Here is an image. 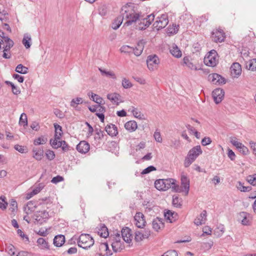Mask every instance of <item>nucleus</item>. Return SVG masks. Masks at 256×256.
Returning <instances> with one entry per match:
<instances>
[{
  "label": "nucleus",
  "mask_w": 256,
  "mask_h": 256,
  "mask_svg": "<svg viewBox=\"0 0 256 256\" xmlns=\"http://www.w3.org/2000/svg\"><path fill=\"white\" fill-rule=\"evenodd\" d=\"M98 70L102 76H106V77H110L113 79L116 78V75L114 72L112 71H106L101 68H98Z\"/></svg>",
  "instance_id": "7c9ffc66"
},
{
  "label": "nucleus",
  "mask_w": 256,
  "mask_h": 256,
  "mask_svg": "<svg viewBox=\"0 0 256 256\" xmlns=\"http://www.w3.org/2000/svg\"><path fill=\"white\" fill-rule=\"evenodd\" d=\"M206 212L203 210L200 216H198L194 220V223L196 226L202 225L204 224L206 219Z\"/></svg>",
  "instance_id": "4be33fe9"
},
{
  "label": "nucleus",
  "mask_w": 256,
  "mask_h": 256,
  "mask_svg": "<svg viewBox=\"0 0 256 256\" xmlns=\"http://www.w3.org/2000/svg\"><path fill=\"white\" fill-rule=\"evenodd\" d=\"M130 230L128 228H122L121 230V234L122 240L127 243H130L132 240V236L130 234Z\"/></svg>",
  "instance_id": "f3484780"
},
{
  "label": "nucleus",
  "mask_w": 256,
  "mask_h": 256,
  "mask_svg": "<svg viewBox=\"0 0 256 256\" xmlns=\"http://www.w3.org/2000/svg\"><path fill=\"white\" fill-rule=\"evenodd\" d=\"M37 243L41 246L42 248H49L48 242L45 240V239L42 238H38L37 240Z\"/></svg>",
  "instance_id": "79ce46f5"
},
{
  "label": "nucleus",
  "mask_w": 256,
  "mask_h": 256,
  "mask_svg": "<svg viewBox=\"0 0 256 256\" xmlns=\"http://www.w3.org/2000/svg\"><path fill=\"white\" fill-rule=\"evenodd\" d=\"M122 86L124 88H129L132 87V84L128 80L124 78L122 81Z\"/></svg>",
  "instance_id": "864d4df0"
},
{
  "label": "nucleus",
  "mask_w": 256,
  "mask_h": 256,
  "mask_svg": "<svg viewBox=\"0 0 256 256\" xmlns=\"http://www.w3.org/2000/svg\"><path fill=\"white\" fill-rule=\"evenodd\" d=\"M55 128L54 137L56 138H60L62 134V128L57 124H54Z\"/></svg>",
  "instance_id": "f704fd0d"
},
{
  "label": "nucleus",
  "mask_w": 256,
  "mask_h": 256,
  "mask_svg": "<svg viewBox=\"0 0 256 256\" xmlns=\"http://www.w3.org/2000/svg\"><path fill=\"white\" fill-rule=\"evenodd\" d=\"M54 113L58 118H62L64 116V114L58 109H54Z\"/></svg>",
  "instance_id": "680f3d73"
},
{
  "label": "nucleus",
  "mask_w": 256,
  "mask_h": 256,
  "mask_svg": "<svg viewBox=\"0 0 256 256\" xmlns=\"http://www.w3.org/2000/svg\"><path fill=\"white\" fill-rule=\"evenodd\" d=\"M246 181L253 186H256V174L246 176Z\"/></svg>",
  "instance_id": "a19ab883"
},
{
  "label": "nucleus",
  "mask_w": 256,
  "mask_h": 256,
  "mask_svg": "<svg viewBox=\"0 0 256 256\" xmlns=\"http://www.w3.org/2000/svg\"><path fill=\"white\" fill-rule=\"evenodd\" d=\"M230 72L234 77H238L242 73L241 66L238 62H234L230 67Z\"/></svg>",
  "instance_id": "a211bd4d"
},
{
  "label": "nucleus",
  "mask_w": 256,
  "mask_h": 256,
  "mask_svg": "<svg viewBox=\"0 0 256 256\" xmlns=\"http://www.w3.org/2000/svg\"><path fill=\"white\" fill-rule=\"evenodd\" d=\"M250 148L252 150L253 154L256 156V142L250 140L249 142Z\"/></svg>",
  "instance_id": "338daca9"
},
{
  "label": "nucleus",
  "mask_w": 256,
  "mask_h": 256,
  "mask_svg": "<svg viewBox=\"0 0 256 256\" xmlns=\"http://www.w3.org/2000/svg\"><path fill=\"white\" fill-rule=\"evenodd\" d=\"M46 155L47 158L50 160L54 159L55 157V154L54 152L50 150H47L46 152Z\"/></svg>",
  "instance_id": "13d9d810"
},
{
  "label": "nucleus",
  "mask_w": 256,
  "mask_h": 256,
  "mask_svg": "<svg viewBox=\"0 0 256 256\" xmlns=\"http://www.w3.org/2000/svg\"><path fill=\"white\" fill-rule=\"evenodd\" d=\"M83 100L81 98H73L70 102V106L73 108H76V106L79 104H82Z\"/></svg>",
  "instance_id": "09e8293b"
},
{
  "label": "nucleus",
  "mask_w": 256,
  "mask_h": 256,
  "mask_svg": "<svg viewBox=\"0 0 256 256\" xmlns=\"http://www.w3.org/2000/svg\"><path fill=\"white\" fill-rule=\"evenodd\" d=\"M182 198H180L178 195H174L172 197V204L176 208H180L182 206Z\"/></svg>",
  "instance_id": "c9c22d12"
},
{
  "label": "nucleus",
  "mask_w": 256,
  "mask_h": 256,
  "mask_svg": "<svg viewBox=\"0 0 256 256\" xmlns=\"http://www.w3.org/2000/svg\"><path fill=\"white\" fill-rule=\"evenodd\" d=\"M164 216L170 222H172L177 218L178 214L176 212L168 210L164 212Z\"/></svg>",
  "instance_id": "b1692460"
},
{
  "label": "nucleus",
  "mask_w": 256,
  "mask_h": 256,
  "mask_svg": "<svg viewBox=\"0 0 256 256\" xmlns=\"http://www.w3.org/2000/svg\"><path fill=\"white\" fill-rule=\"evenodd\" d=\"M107 98L113 104H116V105H118L120 102H122L121 96L118 93L108 94L107 95Z\"/></svg>",
  "instance_id": "6ab92c4d"
},
{
  "label": "nucleus",
  "mask_w": 256,
  "mask_h": 256,
  "mask_svg": "<svg viewBox=\"0 0 256 256\" xmlns=\"http://www.w3.org/2000/svg\"><path fill=\"white\" fill-rule=\"evenodd\" d=\"M176 180L173 178L159 179L154 182L155 188L159 190L166 191L172 188L174 192H180L178 185L176 184Z\"/></svg>",
  "instance_id": "f03ea898"
},
{
  "label": "nucleus",
  "mask_w": 256,
  "mask_h": 256,
  "mask_svg": "<svg viewBox=\"0 0 256 256\" xmlns=\"http://www.w3.org/2000/svg\"><path fill=\"white\" fill-rule=\"evenodd\" d=\"M10 210L12 212H14L17 210L18 204L16 200L14 199H12L10 202Z\"/></svg>",
  "instance_id": "5fc2aeb1"
},
{
  "label": "nucleus",
  "mask_w": 256,
  "mask_h": 256,
  "mask_svg": "<svg viewBox=\"0 0 256 256\" xmlns=\"http://www.w3.org/2000/svg\"><path fill=\"white\" fill-rule=\"evenodd\" d=\"M225 231L224 226L223 224H219L214 230V234L220 237L222 236Z\"/></svg>",
  "instance_id": "2f4dec72"
},
{
  "label": "nucleus",
  "mask_w": 256,
  "mask_h": 256,
  "mask_svg": "<svg viewBox=\"0 0 256 256\" xmlns=\"http://www.w3.org/2000/svg\"><path fill=\"white\" fill-rule=\"evenodd\" d=\"M48 140L44 136H40L34 140V145L43 144L46 142Z\"/></svg>",
  "instance_id": "3c124183"
},
{
  "label": "nucleus",
  "mask_w": 256,
  "mask_h": 256,
  "mask_svg": "<svg viewBox=\"0 0 256 256\" xmlns=\"http://www.w3.org/2000/svg\"><path fill=\"white\" fill-rule=\"evenodd\" d=\"M154 138L155 140L157 142H162V138L161 136L160 132H158L157 130H156L154 132Z\"/></svg>",
  "instance_id": "bf43d9fd"
},
{
  "label": "nucleus",
  "mask_w": 256,
  "mask_h": 256,
  "mask_svg": "<svg viewBox=\"0 0 256 256\" xmlns=\"http://www.w3.org/2000/svg\"><path fill=\"white\" fill-rule=\"evenodd\" d=\"M212 142L211 139L209 137H204L202 140V144L204 146L208 145Z\"/></svg>",
  "instance_id": "69168bd1"
},
{
  "label": "nucleus",
  "mask_w": 256,
  "mask_h": 256,
  "mask_svg": "<svg viewBox=\"0 0 256 256\" xmlns=\"http://www.w3.org/2000/svg\"><path fill=\"white\" fill-rule=\"evenodd\" d=\"M124 20V16L120 14V15L116 18L112 22V28L114 30H117L119 28Z\"/></svg>",
  "instance_id": "bb28decb"
},
{
  "label": "nucleus",
  "mask_w": 256,
  "mask_h": 256,
  "mask_svg": "<svg viewBox=\"0 0 256 256\" xmlns=\"http://www.w3.org/2000/svg\"><path fill=\"white\" fill-rule=\"evenodd\" d=\"M105 130L108 134L112 136H116L118 134L117 127L113 124L107 125Z\"/></svg>",
  "instance_id": "5701e85b"
},
{
  "label": "nucleus",
  "mask_w": 256,
  "mask_h": 256,
  "mask_svg": "<svg viewBox=\"0 0 256 256\" xmlns=\"http://www.w3.org/2000/svg\"><path fill=\"white\" fill-rule=\"evenodd\" d=\"M160 63L158 56L156 55H150L148 56L146 64L148 68L150 70H154Z\"/></svg>",
  "instance_id": "1a4fd4ad"
},
{
  "label": "nucleus",
  "mask_w": 256,
  "mask_h": 256,
  "mask_svg": "<svg viewBox=\"0 0 256 256\" xmlns=\"http://www.w3.org/2000/svg\"><path fill=\"white\" fill-rule=\"evenodd\" d=\"M124 127L129 132H133L136 130L138 125L136 121L130 120L125 124Z\"/></svg>",
  "instance_id": "393cba45"
},
{
  "label": "nucleus",
  "mask_w": 256,
  "mask_h": 256,
  "mask_svg": "<svg viewBox=\"0 0 256 256\" xmlns=\"http://www.w3.org/2000/svg\"><path fill=\"white\" fill-rule=\"evenodd\" d=\"M6 82L12 87V92L14 94L17 95L20 93V90L12 82L9 81H6Z\"/></svg>",
  "instance_id": "603ef678"
},
{
  "label": "nucleus",
  "mask_w": 256,
  "mask_h": 256,
  "mask_svg": "<svg viewBox=\"0 0 256 256\" xmlns=\"http://www.w3.org/2000/svg\"><path fill=\"white\" fill-rule=\"evenodd\" d=\"M34 218L37 222L42 224L48 218L49 214L46 210L40 211L34 215Z\"/></svg>",
  "instance_id": "4468645a"
},
{
  "label": "nucleus",
  "mask_w": 256,
  "mask_h": 256,
  "mask_svg": "<svg viewBox=\"0 0 256 256\" xmlns=\"http://www.w3.org/2000/svg\"><path fill=\"white\" fill-rule=\"evenodd\" d=\"M65 242V237L64 235L56 236L54 239V244L57 247L61 246Z\"/></svg>",
  "instance_id": "a878e982"
},
{
  "label": "nucleus",
  "mask_w": 256,
  "mask_h": 256,
  "mask_svg": "<svg viewBox=\"0 0 256 256\" xmlns=\"http://www.w3.org/2000/svg\"><path fill=\"white\" fill-rule=\"evenodd\" d=\"M31 40V37L30 34H24L22 42L26 48H28L30 47Z\"/></svg>",
  "instance_id": "c85d7f7f"
},
{
  "label": "nucleus",
  "mask_w": 256,
  "mask_h": 256,
  "mask_svg": "<svg viewBox=\"0 0 256 256\" xmlns=\"http://www.w3.org/2000/svg\"><path fill=\"white\" fill-rule=\"evenodd\" d=\"M240 152H241L243 155H247L249 153V150L248 148L244 146L243 144L240 146V148L238 149Z\"/></svg>",
  "instance_id": "4d7b16f0"
},
{
  "label": "nucleus",
  "mask_w": 256,
  "mask_h": 256,
  "mask_svg": "<svg viewBox=\"0 0 256 256\" xmlns=\"http://www.w3.org/2000/svg\"><path fill=\"white\" fill-rule=\"evenodd\" d=\"M230 142L232 145L235 146L238 149L240 148L242 145V144L238 142L236 139H232Z\"/></svg>",
  "instance_id": "0e129e2a"
},
{
  "label": "nucleus",
  "mask_w": 256,
  "mask_h": 256,
  "mask_svg": "<svg viewBox=\"0 0 256 256\" xmlns=\"http://www.w3.org/2000/svg\"><path fill=\"white\" fill-rule=\"evenodd\" d=\"M72 239L77 240L78 246L84 249L90 248L94 242V240L90 235L86 234H82L78 237L75 236Z\"/></svg>",
  "instance_id": "7ed1b4c3"
},
{
  "label": "nucleus",
  "mask_w": 256,
  "mask_h": 256,
  "mask_svg": "<svg viewBox=\"0 0 256 256\" xmlns=\"http://www.w3.org/2000/svg\"><path fill=\"white\" fill-rule=\"evenodd\" d=\"M90 148L89 144L84 140L81 141L76 146L77 150L82 154H86L88 152Z\"/></svg>",
  "instance_id": "dca6fc26"
},
{
  "label": "nucleus",
  "mask_w": 256,
  "mask_h": 256,
  "mask_svg": "<svg viewBox=\"0 0 256 256\" xmlns=\"http://www.w3.org/2000/svg\"><path fill=\"white\" fill-rule=\"evenodd\" d=\"M156 170V168L154 166H148L146 168L144 169L141 172V174H148V173H150V172H151L152 171Z\"/></svg>",
  "instance_id": "6e6d98bb"
},
{
  "label": "nucleus",
  "mask_w": 256,
  "mask_h": 256,
  "mask_svg": "<svg viewBox=\"0 0 256 256\" xmlns=\"http://www.w3.org/2000/svg\"><path fill=\"white\" fill-rule=\"evenodd\" d=\"M154 14H150L146 16V18H143L142 16V18L138 20V24L136 26V28L139 30H145L154 21Z\"/></svg>",
  "instance_id": "0eeeda50"
},
{
  "label": "nucleus",
  "mask_w": 256,
  "mask_h": 256,
  "mask_svg": "<svg viewBox=\"0 0 256 256\" xmlns=\"http://www.w3.org/2000/svg\"><path fill=\"white\" fill-rule=\"evenodd\" d=\"M26 207L28 210L26 208L25 210H26V213L28 214L29 212H31L34 210L36 208V202L33 201H30L27 203Z\"/></svg>",
  "instance_id": "e433bc0d"
},
{
  "label": "nucleus",
  "mask_w": 256,
  "mask_h": 256,
  "mask_svg": "<svg viewBox=\"0 0 256 256\" xmlns=\"http://www.w3.org/2000/svg\"><path fill=\"white\" fill-rule=\"evenodd\" d=\"M183 62L184 64H185L188 68H190L191 70H198L200 68H198L194 64L189 60V58L188 57H184L183 58Z\"/></svg>",
  "instance_id": "72a5a7b5"
},
{
  "label": "nucleus",
  "mask_w": 256,
  "mask_h": 256,
  "mask_svg": "<svg viewBox=\"0 0 256 256\" xmlns=\"http://www.w3.org/2000/svg\"><path fill=\"white\" fill-rule=\"evenodd\" d=\"M202 153V150L200 146H197L190 150L184 160V166L188 167Z\"/></svg>",
  "instance_id": "20e7f679"
},
{
  "label": "nucleus",
  "mask_w": 256,
  "mask_h": 256,
  "mask_svg": "<svg viewBox=\"0 0 256 256\" xmlns=\"http://www.w3.org/2000/svg\"><path fill=\"white\" fill-rule=\"evenodd\" d=\"M162 256H178V252L175 250H170L164 252Z\"/></svg>",
  "instance_id": "052dcab7"
},
{
  "label": "nucleus",
  "mask_w": 256,
  "mask_h": 256,
  "mask_svg": "<svg viewBox=\"0 0 256 256\" xmlns=\"http://www.w3.org/2000/svg\"><path fill=\"white\" fill-rule=\"evenodd\" d=\"M132 113L134 117L139 119L142 118L141 112L137 108H134L132 110Z\"/></svg>",
  "instance_id": "774afa93"
},
{
  "label": "nucleus",
  "mask_w": 256,
  "mask_h": 256,
  "mask_svg": "<svg viewBox=\"0 0 256 256\" xmlns=\"http://www.w3.org/2000/svg\"><path fill=\"white\" fill-rule=\"evenodd\" d=\"M168 23V16L166 14H162L160 17L156 18V21L153 26L154 28L158 30L165 28Z\"/></svg>",
  "instance_id": "6e6552de"
},
{
  "label": "nucleus",
  "mask_w": 256,
  "mask_h": 256,
  "mask_svg": "<svg viewBox=\"0 0 256 256\" xmlns=\"http://www.w3.org/2000/svg\"><path fill=\"white\" fill-rule=\"evenodd\" d=\"M100 249L101 250H104L106 252V254L107 256H110L112 254L110 250L108 248V242H104L100 244Z\"/></svg>",
  "instance_id": "37998d69"
},
{
  "label": "nucleus",
  "mask_w": 256,
  "mask_h": 256,
  "mask_svg": "<svg viewBox=\"0 0 256 256\" xmlns=\"http://www.w3.org/2000/svg\"><path fill=\"white\" fill-rule=\"evenodd\" d=\"M34 152V158L38 160H40L42 159V156L44 154V151L41 149H36L33 150Z\"/></svg>",
  "instance_id": "58836bf2"
},
{
  "label": "nucleus",
  "mask_w": 256,
  "mask_h": 256,
  "mask_svg": "<svg viewBox=\"0 0 256 256\" xmlns=\"http://www.w3.org/2000/svg\"><path fill=\"white\" fill-rule=\"evenodd\" d=\"M15 70L20 74H26L28 72V68L22 64H19L16 66Z\"/></svg>",
  "instance_id": "4c0bfd02"
},
{
  "label": "nucleus",
  "mask_w": 256,
  "mask_h": 256,
  "mask_svg": "<svg viewBox=\"0 0 256 256\" xmlns=\"http://www.w3.org/2000/svg\"><path fill=\"white\" fill-rule=\"evenodd\" d=\"M63 180V177L60 176H57L52 178L51 182L53 184H57L59 182H62Z\"/></svg>",
  "instance_id": "e2e57ef3"
},
{
  "label": "nucleus",
  "mask_w": 256,
  "mask_h": 256,
  "mask_svg": "<svg viewBox=\"0 0 256 256\" xmlns=\"http://www.w3.org/2000/svg\"><path fill=\"white\" fill-rule=\"evenodd\" d=\"M179 25L176 24H172V26H170L167 29V32L168 34H176L178 30Z\"/></svg>",
  "instance_id": "473e14b6"
},
{
  "label": "nucleus",
  "mask_w": 256,
  "mask_h": 256,
  "mask_svg": "<svg viewBox=\"0 0 256 256\" xmlns=\"http://www.w3.org/2000/svg\"><path fill=\"white\" fill-rule=\"evenodd\" d=\"M120 14L124 16V19L126 20L124 24V26L134 24L142 18V15L139 12H136L134 10L132 3H128L123 6L121 8Z\"/></svg>",
  "instance_id": "f257e3e1"
},
{
  "label": "nucleus",
  "mask_w": 256,
  "mask_h": 256,
  "mask_svg": "<svg viewBox=\"0 0 256 256\" xmlns=\"http://www.w3.org/2000/svg\"><path fill=\"white\" fill-rule=\"evenodd\" d=\"M96 136L94 137L95 140H100L102 139L104 136H106L105 134L104 131H102L100 130H96Z\"/></svg>",
  "instance_id": "a18cd8bd"
},
{
  "label": "nucleus",
  "mask_w": 256,
  "mask_h": 256,
  "mask_svg": "<svg viewBox=\"0 0 256 256\" xmlns=\"http://www.w3.org/2000/svg\"><path fill=\"white\" fill-rule=\"evenodd\" d=\"M120 50L121 52L124 53H132L134 50V48L131 47L130 46L124 45L122 46L120 48Z\"/></svg>",
  "instance_id": "c03bdc74"
},
{
  "label": "nucleus",
  "mask_w": 256,
  "mask_h": 256,
  "mask_svg": "<svg viewBox=\"0 0 256 256\" xmlns=\"http://www.w3.org/2000/svg\"><path fill=\"white\" fill-rule=\"evenodd\" d=\"M19 124L24 126H28V118L26 114L22 113L21 114L19 120Z\"/></svg>",
  "instance_id": "ea45409f"
},
{
  "label": "nucleus",
  "mask_w": 256,
  "mask_h": 256,
  "mask_svg": "<svg viewBox=\"0 0 256 256\" xmlns=\"http://www.w3.org/2000/svg\"><path fill=\"white\" fill-rule=\"evenodd\" d=\"M181 186H178V188L181 190L180 192H184L185 195L187 196L190 190V180L185 175L181 176Z\"/></svg>",
  "instance_id": "9d476101"
},
{
  "label": "nucleus",
  "mask_w": 256,
  "mask_h": 256,
  "mask_svg": "<svg viewBox=\"0 0 256 256\" xmlns=\"http://www.w3.org/2000/svg\"><path fill=\"white\" fill-rule=\"evenodd\" d=\"M204 64L209 66L214 67L218 62V54L216 50H211L204 58Z\"/></svg>",
  "instance_id": "423d86ee"
},
{
  "label": "nucleus",
  "mask_w": 256,
  "mask_h": 256,
  "mask_svg": "<svg viewBox=\"0 0 256 256\" xmlns=\"http://www.w3.org/2000/svg\"><path fill=\"white\" fill-rule=\"evenodd\" d=\"M108 242L110 244L114 252L120 251L124 248V242L121 240V237L118 233L113 236H111Z\"/></svg>",
  "instance_id": "39448f33"
},
{
  "label": "nucleus",
  "mask_w": 256,
  "mask_h": 256,
  "mask_svg": "<svg viewBox=\"0 0 256 256\" xmlns=\"http://www.w3.org/2000/svg\"><path fill=\"white\" fill-rule=\"evenodd\" d=\"M225 33L221 29L216 30L212 34V38L216 42H222L225 39Z\"/></svg>",
  "instance_id": "f8f14e48"
},
{
  "label": "nucleus",
  "mask_w": 256,
  "mask_h": 256,
  "mask_svg": "<svg viewBox=\"0 0 256 256\" xmlns=\"http://www.w3.org/2000/svg\"><path fill=\"white\" fill-rule=\"evenodd\" d=\"M134 239L136 241L138 242H140L144 239H145L142 230H140L136 232Z\"/></svg>",
  "instance_id": "8fccbe9b"
},
{
  "label": "nucleus",
  "mask_w": 256,
  "mask_h": 256,
  "mask_svg": "<svg viewBox=\"0 0 256 256\" xmlns=\"http://www.w3.org/2000/svg\"><path fill=\"white\" fill-rule=\"evenodd\" d=\"M143 50L142 42H139L138 44V47L134 48V53L136 56H139L141 54Z\"/></svg>",
  "instance_id": "49530a36"
},
{
  "label": "nucleus",
  "mask_w": 256,
  "mask_h": 256,
  "mask_svg": "<svg viewBox=\"0 0 256 256\" xmlns=\"http://www.w3.org/2000/svg\"><path fill=\"white\" fill-rule=\"evenodd\" d=\"M208 80L214 84H224L226 82L224 78L216 73L210 74L208 76Z\"/></svg>",
  "instance_id": "9b49d317"
},
{
  "label": "nucleus",
  "mask_w": 256,
  "mask_h": 256,
  "mask_svg": "<svg viewBox=\"0 0 256 256\" xmlns=\"http://www.w3.org/2000/svg\"><path fill=\"white\" fill-rule=\"evenodd\" d=\"M170 52L176 58H180L182 55V52L176 45L172 46L170 50Z\"/></svg>",
  "instance_id": "cd10ccee"
},
{
  "label": "nucleus",
  "mask_w": 256,
  "mask_h": 256,
  "mask_svg": "<svg viewBox=\"0 0 256 256\" xmlns=\"http://www.w3.org/2000/svg\"><path fill=\"white\" fill-rule=\"evenodd\" d=\"M134 218L136 222L135 224L138 228H143L145 226L146 222L144 219V216L142 212H136Z\"/></svg>",
  "instance_id": "ddd939ff"
},
{
  "label": "nucleus",
  "mask_w": 256,
  "mask_h": 256,
  "mask_svg": "<svg viewBox=\"0 0 256 256\" xmlns=\"http://www.w3.org/2000/svg\"><path fill=\"white\" fill-rule=\"evenodd\" d=\"M246 68L252 71L256 70V58L250 60L246 63Z\"/></svg>",
  "instance_id": "c756f323"
},
{
  "label": "nucleus",
  "mask_w": 256,
  "mask_h": 256,
  "mask_svg": "<svg viewBox=\"0 0 256 256\" xmlns=\"http://www.w3.org/2000/svg\"><path fill=\"white\" fill-rule=\"evenodd\" d=\"M237 188L238 190L242 192H250L252 190L251 186H245L243 185V184L240 182H238V185L237 186Z\"/></svg>",
  "instance_id": "de8ad7c7"
},
{
  "label": "nucleus",
  "mask_w": 256,
  "mask_h": 256,
  "mask_svg": "<svg viewBox=\"0 0 256 256\" xmlns=\"http://www.w3.org/2000/svg\"><path fill=\"white\" fill-rule=\"evenodd\" d=\"M224 92L222 89L216 88L212 92V97L214 102L218 104L220 103L224 97Z\"/></svg>",
  "instance_id": "2eb2a0df"
},
{
  "label": "nucleus",
  "mask_w": 256,
  "mask_h": 256,
  "mask_svg": "<svg viewBox=\"0 0 256 256\" xmlns=\"http://www.w3.org/2000/svg\"><path fill=\"white\" fill-rule=\"evenodd\" d=\"M97 232L98 234L101 236L103 238H107L108 236L109 233L108 231V228L105 226V224H100L98 227H97Z\"/></svg>",
  "instance_id": "412c9836"
},
{
  "label": "nucleus",
  "mask_w": 256,
  "mask_h": 256,
  "mask_svg": "<svg viewBox=\"0 0 256 256\" xmlns=\"http://www.w3.org/2000/svg\"><path fill=\"white\" fill-rule=\"evenodd\" d=\"M163 219L158 217L154 219L152 222V228L158 231L161 228L164 227Z\"/></svg>",
  "instance_id": "aec40b11"
}]
</instances>
